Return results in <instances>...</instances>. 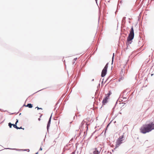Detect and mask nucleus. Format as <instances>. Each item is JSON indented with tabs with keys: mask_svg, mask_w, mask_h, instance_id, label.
I'll return each mask as SVG.
<instances>
[{
	"mask_svg": "<svg viewBox=\"0 0 154 154\" xmlns=\"http://www.w3.org/2000/svg\"><path fill=\"white\" fill-rule=\"evenodd\" d=\"M95 0V1H96V3H97V0Z\"/></svg>",
	"mask_w": 154,
	"mask_h": 154,
	"instance_id": "nucleus-30",
	"label": "nucleus"
},
{
	"mask_svg": "<svg viewBox=\"0 0 154 154\" xmlns=\"http://www.w3.org/2000/svg\"><path fill=\"white\" fill-rule=\"evenodd\" d=\"M101 148L100 147H98L97 148L95 149V150L93 152V154H99L101 150Z\"/></svg>",
	"mask_w": 154,
	"mask_h": 154,
	"instance_id": "nucleus-5",
	"label": "nucleus"
},
{
	"mask_svg": "<svg viewBox=\"0 0 154 154\" xmlns=\"http://www.w3.org/2000/svg\"><path fill=\"white\" fill-rule=\"evenodd\" d=\"M92 135H91V137L92 136Z\"/></svg>",
	"mask_w": 154,
	"mask_h": 154,
	"instance_id": "nucleus-43",
	"label": "nucleus"
},
{
	"mask_svg": "<svg viewBox=\"0 0 154 154\" xmlns=\"http://www.w3.org/2000/svg\"><path fill=\"white\" fill-rule=\"evenodd\" d=\"M72 123V122H70V124H71V123Z\"/></svg>",
	"mask_w": 154,
	"mask_h": 154,
	"instance_id": "nucleus-39",
	"label": "nucleus"
},
{
	"mask_svg": "<svg viewBox=\"0 0 154 154\" xmlns=\"http://www.w3.org/2000/svg\"><path fill=\"white\" fill-rule=\"evenodd\" d=\"M21 115V113H20L19 114V115Z\"/></svg>",
	"mask_w": 154,
	"mask_h": 154,
	"instance_id": "nucleus-36",
	"label": "nucleus"
},
{
	"mask_svg": "<svg viewBox=\"0 0 154 154\" xmlns=\"http://www.w3.org/2000/svg\"><path fill=\"white\" fill-rule=\"evenodd\" d=\"M37 108V109L38 110L39 109H42V108H39V107H36L35 108Z\"/></svg>",
	"mask_w": 154,
	"mask_h": 154,
	"instance_id": "nucleus-18",
	"label": "nucleus"
},
{
	"mask_svg": "<svg viewBox=\"0 0 154 154\" xmlns=\"http://www.w3.org/2000/svg\"><path fill=\"white\" fill-rule=\"evenodd\" d=\"M26 150L28 151H29V149H26Z\"/></svg>",
	"mask_w": 154,
	"mask_h": 154,
	"instance_id": "nucleus-26",
	"label": "nucleus"
},
{
	"mask_svg": "<svg viewBox=\"0 0 154 154\" xmlns=\"http://www.w3.org/2000/svg\"><path fill=\"white\" fill-rule=\"evenodd\" d=\"M103 82V81H102V83Z\"/></svg>",
	"mask_w": 154,
	"mask_h": 154,
	"instance_id": "nucleus-42",
	"label": "nucleus"
},
{
	"mask_svg": "<svg viewBox=\"0 0 154 154\" xmlns=\"http://www.w3.org/2000/svg\"><path fill=\"white\" fill-rule=\"evenodd\" d=\"M111 94V93L110 91H109L107 94V96H108V98H109V96Z\"/></svg>",
	"mask_w": 154,
	"mask_h": 154,
	"instance_id": "nucleus-16",
	"label": "nucleus"
},
{
	"mask_svg": "<svg viewBox=\"0 0 154 154\" xmlns=\"http://www.w3.org/2000/svg\"><path fill=\"white\" fill-rule=\"evenodd\" d=\"M123 99H126V97H124L123 98Z\"/></svg>",
	"mask_w": 154,
	"mask_h": 154,
	"instance_id": "nucleus-33",
	"label": "nucleus"
},
{
	"mask_svg": "<svg viewBox=\"0 0 154 154\" xmlns=\"http://www.w3.org/2000/svg\"><path fill=\"white\" fill-rule=\"evenodd\" d=\"M153 129H154V122L143 125L141 127L140 130L141 133L145 134L151 131Z\"/></svg>",
	"mask_w": 154,
	"mask_h": 154,
	"instance_id": "nucleus-1",
	"label": "nucleus"
},
{
	"mask_svg": "<svg viewBox=\"0 0 154 154\" xmlns=\"http://www.w3.org/2000/svg\"><path fill=\"white\" fill-rule=\"evenodd\" d=\"M117 12V11H116V12H115V14L116 13V12Z\"/></svg>",
	"mask_w": 154,
	"mask_h": 154,
	"instance_id": "nucleus-37",
	"label": "nucleus"
},
{
	"mask_svg": "<svg viewBox=\"0 0 154 154\" xmlns=\"http://www.w3.org/2000/svg\"><path fill=\"white\" fill-rule=\"evenodd\" d=\"M14 124H11V122L8 123V126L10 128H12V125L13 126Z\"/></svg>",
	"mask_w": 154,
	"mask_h": 154,
	"instance_id": "nucleus-13",
	"label": "nucleus"
},
{
	"mask_svg": "<svg viewBox=\"0 0 154 154\" xmlns=\"http://www.w3.org/2000/svg\"><path fill=\"white\" fill-rule=\"evenodd\" d=\"M114 54H115L114 53H113V54L112 56V64L113 62L114 59Z\"/></svg>",
	"mask_w": 154,
	"mask_h": 154,
	"instance_id": "nucleus-12",
	"label": "nucleus"
},
{
	"mask_svg": "<svg viewBox=\"0 0 154 154\" xmlns=\"http://www.w3.org/2000/svg\"><path fill=\"white\" fill-rule=\"evenodd\" d=\"M61 98L59 100H61Z\"/></svg>",
	"mask_w": 154,
	"mask_h": 154,
	"instance_id": "nucleus-40",
	"label": "nucleus"
},
{
	"mask_svg": "<svg viewBox=\"0 0 154 154\" xmlns=\"http://www.w3.org/2000/svg\"><path fill=\"white\" fill-rule=\"evenodd\" d=\"M100 84L99 83V84L98 85V86H97V87H98V86H100Z\"/></svg>",
	"mask_w": 154,
	"mask_h": 154,
	"instance_id": "nucleus-28",
	"label": "nucleus"
},
{
	"mask_svg": "<svg viewBox=\"0 0 154 154\" xmlns=\"http://www.w3.org/2000/svg\"><path fill=\"white\" fill-rule=\"evenodd\" d=\"M77 58H75L74 59H73V62H72V64H73L75 63V61H76V60H77Z\"/></svg>",
	"mask_w": 154,
	"mask_h": 154,
	"instance_id": "nucleus-15",
	"label": "nucleus"
},
{
	"mask_svg": "<svg viewBox=\"0 0 154 154\" xmlns=\"http://www.w3.org/2000/svg\"><path fill=\"white\" fill-rule=\"evenodd\" d=\"M86 135H87V133H85V132H84V138H83V139L85 138V136Z\"/></svg>",
	"mask_w": 154,
	"mask_h": 154,
	"instance_id": "nucleus-17",
	"label": "nucleus"
},
{
	"mask_svg": "<svg viewBox=\"0 0 154 154\" xmlns=\"http://www.w3.org/2000/svg\"><path fill=\"white\" fill-rule=\"evenodd\" d=\"M124 136L122 135V136H120L119 138L118 139L117 141V144L119 145H120L122 143V141L123 140L122 139L123 138Z\"/></svg>",
	"mask_w": 154,
	"mask_h": 154,
	"instance_id": "nucleus-6",
	"label": "nucleus"
},
{
	"mask_svg": "<svg viewBox=\"0 0 154 154\" xmlns=\"http://www.w3.org/2000/svg\"><path fill=\"white\" fill-rule=\"evenodd\" d=\"M52 114H51V116H50V118H49V120H48V124L47 125V129L48 131V130H49V127L50 126V125L51 124V117H52Z\"/></svg>",
	"mask_w": 154,
	"mask_h": 154,
	"instance_id": "nucleus-7",
	"label": "nucleus"
},
{
	"mask_svg": "<svg viewBox=\"0 0 154 154\" xmlns=\"http://www.w3.org/2000/svg\"><path fill=\"white\" fill-rule=\"evenodd\" d=\"M128 19L129 20H130V18H129Z\"/></svg>",
	"mask_w": 154,
	"mask_h": 154,
	"instance_id": "nucleus-41",
	"label": "nucleus"
},
{
	"mask_svg": "<svg viewBox=\"0 0 154 154\" xmlns=\"http://www.w3.org/2000/svg\"><path fill=\"white\" fill-rule=\"evenodd\" d=\"M111 121L110 122H109V123L108 124V125H107V127H106V130H105V133H106V131L107 130V128L108 127V126H109V125H110V123H111Z\"/></svg>",
	"mask_w": 154,
	"mask_h": 154,
	"instance_id": "nucleus-14",
	"label": "nucleus"
},
{
	"mask_svg": "<svg viewBox=\"0 0 154 154\" xmlns=\"http://www.w3.org/2000/svg\"><path fill=\"white\" fill-rule=\"evenodd\" d=\"M134 35L133 27V26H132L131 28L130 31V33L129 34L127 38L126 44L128 45L129 44L131 43L132 42V40L134 38Z\"/></svg>",
	"mask_w": 154,
	"mask_h": 154,
	"instance_id": "nucleus-2",
	"label": "nucleus"
},
{
	"mask_svg": "<svg viewBox=\"0 0 154 154\" xmlns=\"http://www.w3.org/2000/svg\"><path fill=\"white\" fill-rule=\"evenodd\" d=\"M114 108H115V107H114L112 109H114Z\"/></svg>",
	"mask_w": 154,
	"mask_h": 154,
	"instance_id": "nucleus-35",
	"label": "nucleus"
},
{
	"mask_svg": "<svg viewBox=\"0 0 154 154\" xmlns=\"http://www.w3.org/2000/svg\"><path fill=\"white\" fill-rule=\"evenodd\" d=\"M129 23H130L131 22L130 21H129Z\"/></svg>",
	"mask_w": 154,
	"mask_h": 154,
	"instance_id": "nucleus-38",
	"label": "nucleus"
},
{
	"mask_svg": "<svg viewBox=\"0 0 154 154\" xmlns=\"http://www.w3.org/2000/svg\"><path fill=\"white\" fill-rule=\"evenodd\" d=\"M119 113L120 114H122V112H119Z\"/></svg>",
	"mask_w": 154,
	"mask_h": 154,
	"instance_id": "nucleus-32",
	"label": "nucleus"
},
{
	"mask_svg": "<svg viewBox=\"0 0 154 154\" xmlns=\"http://www.w3.org/2000/svg\"><path fill=\"white\" fill-rule=\"evenodd\" d=\"M5 149H11V150H16L17 151L20 150L19 149H13V148H5Z\"/></svg>",
	"mask_w": 154,
	"mask_h": 154,
	"instance_id": "nucleus-11",
	"label": "nucleus"
},
{
	"mask_svg": "<svg viewBox=\"0 0 154 154\" xmlns=\"http://www.w3.org/2000/svg\"><path fill=\"white\" fill-rule=\"evenodd\" d=\"M42 148L41 147L39 149V150L42 151Z\"/></svg>",
	"mask_w": 154,
	"mask_h": 154,
	"instance_id": "nucleus-19",
	"label": "nucleus"
},
{
	"mask_svg": "<svg viewBox=\"0 0 154 154\" xmlns=\"http://www.w3.org/2000/svg\"><path fill=\"white\" fill-rule=\"evenodd\" d=\"M109 63H107L105 65L104 68L102 70L101 74V76L102 77H104L107 73V69L108 67Z\"/></svg>",
	"mask_w": 154,
	"mask_h": 154,
	"instance_id": "nucleus-3",
	"label": "nucleus"
},
{
	"mask_svg": "<svg viewBox=\"0 0 154 154\" xmlns=\"http://www.w3.org/2000/svg\"><path fill=\"white\" fill-rule=\"evenodd\" d=\"M38 120L39 121H40V119H40V118H38Z\"/></svg>",
	"mask_w": 154,
	"mask_h": 154,
	"instance_id": "nucleus-24",
	"label": "nucleus"
},
{
	"mask_svg": "<svg viewBox=\"0 0 154 154\" xmlns=\"http://www.w3.org/2000/svg\"><path fill=\"white\" fill-rule=\"evenodd\" d=\"M123 72V69H122L121 70V72Z\"/></svg>",
	"mask_w": 154,
	"mask_h": 154,
	"instance_id": "nucleus-31",
	"label": "nucleus"
},
{
	"mask_svg": "<svg viewBox=\"0 0 154 154\" xmlns=\"http://www.w3.org/2000/svg\"><path fill=\"white\" fill-rule=\"evenodd\" d=\"M86 127L87 128V130H88V125H87V126H86Z\"/></svg>",
	"mask_w": 154,
	"mask_h": 154,
	"instance_id": "nucleus-21",
	"label": "nucleus"
},
{
	"mask_svg": "<svg viewBox=\"0 0 154 154\" xmlns=\"http://www.w3.org/2000/svg\"><path fill=\"white\" fill-rule=\"evenodd\" d=\"M0 110L1 111H2V112H3V111H4V112H5V111H3V110H2V109H0Z\"/></svg>",
	"mask_w": 154,
	"mask_h": 154,
	"instance_id": "nucleus-20",
	"label": "nucleus"
},
{
	"mask_svg": "<svg viewBox=\"0 0 154 154\" xmlns=\"http://www.w3.org/2000/svg\"><path fill=\"white\" fill-rule=\"evenodd\" d=\"M18 122V119H16V122L15 124H13V126L14 128H16L17 129H22L24 130V128H22L21 126L20 127H17V123Z\"/></svg>",
	"mask_w": 154,
	"mask_h": 154,
	"instance_id": "nucleus-4",
	"label": "nucleus"
},
{
	"mask_svg": "<svg viewBox=\"0 0 154 154\" xmlns=\"http://www.w3.org/2000/svg\"><path fill=\"white\" fill-rule=\"evenodd\" d=\"M43 89H41V90H39V91H37V92H35V93H37V92H38V91H41V90H42Z\"/></svg>",
	"mask_w": 154,
	"mask_h": 154,
	"instance_id": "nucleus-22",
	"label": "nucleus"
},
{
	"mask_svg": "<svg viewBox=\"0 0 154 154\" xmlns=\"http://www.w3.org/2000/svg\"><path fill=\"white\" fill-rule=\"evenodd\" d=\"M125 17H123L122 20V25L123 24H124L125 23Z\"/></svg>",
	"mask_w": 154,
	"mask_h": 154,
	"instance_id": "nucleus-9",
	"label": "nucleus"
},
{
	"mask_svg": "<svg viewBox=\"0 0 154 154\" xmlns=\"http://www.w3.org/2000/svg\"><path fill=\"white\" fill-rule=\"evenodd\" d=\"M117 101H116V104H115V105H116V104H117Z\"/></svg>",
	"mask_w": 154,
	"mask_h": 154,
	"instance_id": "nucleus-34",
	"label": "nucleus"
},
{
	"mask_svg": "<svg viewBox=\"0 0 154 154\" xmlns=\"http://www.w3.org/2000/svg\"><path fill=\"white\" fill-rule=\"evenodd\" d=\"M26 106V107H28L30 108H31L33 107L31 103H28Z\"/></svg>",
	"mask_w": 154,
	"mask_h": 154,
	"instance_id": "nucleus-10",
	"label": "nucleus"
},
{
	"mask_svg": "<svg viewBox=\"0 0 154 154\" xmlns=\"http://www.w3.org/2000/svg\"><path fill=\"white\" fill-rule=\"evenodd\" d=\"M26 105L25 104H24L23 106H25L26 107Z\"/></svg>",
	"mask_w": 154,
	"mask_h": 154,
	"instance_id": "nucleus-23",
	"label": "nucleus"
},
{
	"mask_svg": "<svg viewBox=\"0 0 154 154\" xmlns=\"http://www.w3.org/2000/svg\"><path fill=\"white\" fill-rule=\"evenodd\" d=\"M83 122L81 123V124L82 125L83 124Z\"/></svg>",
	"mask_w": 154,
	"mask_h": 154,
	"instance_id": "nucleus-29",
	"label": "nucleus"
},
{
	"mask_svg": "<svg viewBox=\"0 0 154 154\" xmlns=\"http://www.w3.org/2000/svg\"><path fill=\"white\" fill-rule=\"evenodd\" d=\"M108 99V96H106L103 98L102 102L103 105H105L107 103Z\"/></svg>",
	"mask_w": 154,
	"mask_h": 154,
	"instance_id": "nucleus-8",
	"label": "nucleus"
},
{
	"mask_svg": "<svg viewBox=\"0 0 154 154\" xmlns=\"http://www.w3.org/2000/svg\"><path fill=\"white\" fill-rule=\"evenodd\" d=\"M94 79H92V81H94Z\"/></svg>",
	"mask_w": 154,
	"mask_h": 154,
	"instance_id": "nucleus-27",
	"label": "nucleus"
},
{
	"mask_svg": "<svg viewBox=\"0 0 154 154\" xmlns=\"http://www.w3.org/2000/svg\"><path fill=\"white\" fill-rule=\"evenodd\" d=\"M35 154H38V152H36Z\"/></svg>",
	"mask_w": 154,
	"mask_h": 154,
	"instance_id": "nucleus-25",
	"label": "nucleus"
}]
</instances>
